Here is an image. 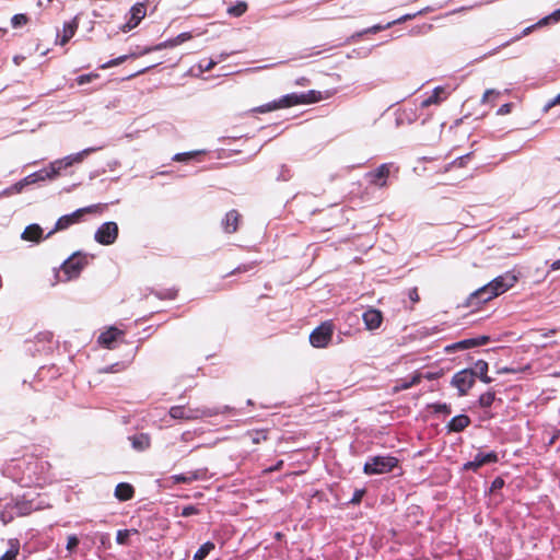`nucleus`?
<instances>
[{
	"label": "nucleus",
	"mask_w": 560,
	"mask_h": 560,
	"mask_svg": "<svg viewBox=\"0 0 560 560\" xmlns=\"http://www.w3.org/2000/svg\"><path fill=\"white\" fill-rule=\"evenodd\" d=\"M119 335H121V331L112 327L107 331H104L100 335L98 342L106 348H112L113 342L118 338Z\"/></svg>",
	"instance_id": "obj_26"
},
{
	"label": "nucleus",
	"mask_w": 560,
	"mask_h": 560,
	"mask_svg": "<svg viewBox=\"0 0 560 560\" xmlns=\"http://www.w3.org/2000/svg\"><path fill=\"white\" fill-rule=\"evenodd\" d=\"M493 488H500L503 486V480L501 478H497L493 483H492Z\"/></svg>",
	"instance_id": "obj_58"
},
{
	"label": "nucleus",
	"mask_w": 560,
	"mask_h": 560,
	"mask_svg": "<svg viewBox=\"0 0 560 560\" xmlns=\"http://www.w3.org/2000/svg\"><path fill=\"white\" fill-rule=\"evenodd\" d=\"M27 23V16L25 14H15L11 19V24L13 27H21Z\"/></svg>",
	"instance_id": "obj_36"
},
{
	"label": "nucleus",
	"mask_w": 560,
	"mask_h": 560,
	"mask_svg": "<svg viewBox=\"0 0 560 560\" xmlns=\"http://www.w3.org/2000/svg\"><path fill=\"white\" fill-rule=\"evenodd\" d=\"M97 208H98V206H89L85 208L78 209L70 214L62 215L61 218L58 219V221L56 222L55 229L48 235H50L55 231L68 229L72 224L79 222L84 213L94 212V211H96Z\"/></svg>",
	"instance_id": "obj_10"
},
{
	"label": "nucleus",
	"mask_w": 560,
	"mask_h": 560,
	"mask_svg": "<svg viewBox=\"0 0 560 560\" xmlns=\"http://www.w3.org/2000/svg\"><path fill=\"white\" fill-rule=\"evenodd\" d=\"M409 299L412 301V302H418L419 301V294H418V291L416 288L411 289L409 291Z\"/></svg>",
	"instance_id": "obj_54"
},
{
	"label": "nucleus",
	"mask_w": 560,
	"mask_h": 560,
	"mask_svg": "<svg viewBox=\"0 0 560 560\" xmlns=\"http://www.w3.org/2000/svg\"><path fill=\"white\" fill-rule=\"evenodd\" d=\"M161 299H174L176 296V291L173 289L166 290L163 294H158Z\"/></svg>",
	"instance_id": "obj_49"
},
{
	"label": "nucleus",
	"mask_w": 560,
	"mask_h": 560,
	"mask_svg": "<svg viewBox=\"0 0 560 560\" xmlns=\"http://www.w3.org/2000/svg\"><path fill=\"white\" fill-rule=\"evenodd\" d=\"M20 551V542L18 539L9 540V549L0 557V560H15Z\"/></svg>",
	"instance_id": "obj_28"
},
{
	"label": "nucleus",
	"mask_w": 560,
	"mask_h": 560,
	"mask_svg": "<svg viewBox=\"0 0 560 560\" xmlns=\"http://www.w3.org/2000/svg\"><path fill=\"white\" fill-rule=\"evenodd\" d=\"M129 21L121 27L122 32H128L135 28L140 21L145 16V8L142 3L135 4L130 10Z\"/></svg>",
	"instance_id": "obj_15"
},
{
	"label": "nucleus",
	"mask_w": 560,
	"mask_h": 560,
	"mask_svg": "<svg viewBox=\"0 0 560 560\" xmlns=\"http://www.w3.org/2000/svg\"><path fill=\"white\" fill-rule=\"evenodd\" d=\"M535 27H540V26H539V25L534 24V25H530V26L526 27V28L523 31L522 35H521V36H517L514 40L520 39L522 36H526V35H528V34H529V33H530Z\"/></svg>",
	"instance_id": "obj_55"
},
{
	"label": "nucleus",
	"mask_w": 560,
	"mask_h": 560,
	"mask_svg": "<svg viewBox=\"0 0 560 560\" xmlns=\"http://www.w3.org/2000/svg\"><path fill=\"white\" fill-rule=\"evenodd\" d=\"M118 231L117 223L113 221L105 222L96 230L94 238L102 245H112L118 237Z\"/></svg>",
	"instance_id": "obj_9"
},
{
	"label": "nucleus",
	"mask_w": 560,
	"mask_h": 560,
	"mask_svg": "<svg viewBox=\"0 0 560 560\" xmlns=\"http://www.w3.org/2000/svg\"><path fill=\"white\" fill-rule=\"evenodd\" d=\"M498 460H499V456L495 452H489V453L479 452L475 455L472 460L465 463L463 468L465 470L477 471L480 467L488 465V464L497 463Z\"/></svg>",
	"instance_id": "obj_12"
},
{
	"label": "nucleus",
	"mask_w": 560,
	"mask_h": 560,
	"mask_svg": "<svg viewBox=\"0 0 560 560\" xmlns=\"http://www.w3.org/2000/svg\"><path fill=\"white\" fill-rule=\"evenodd\" d=\"M247 10V4L243 1L237 2L235 5H232L228 9V13L233 16H241Z\"/></svg>",
	"instance_id": "obj_32"
},
{
	"label": "nucleus",
	"mask_w": 560,
	"mask_h": 560,
	"mask_svg": "<svg viewBox=\"0 0 560 560\" xmlns=\"http://www.w3.org/2000/svg\"><path fill=\"white\" fill-rule=\"evenodd\" d=\"M240 218L241 215L236 210L229 211L222 221L223 230L226 233H234L237 230Z\"/></svg>",
	"instance_id": "obj_19"
},
{
	"label": "nucleus",
	"mask_w": 560,
	"mask_h": 560,
	"mask_svg": "<svg viewBox=\"0 0 560 560\" xmlns=\"http://www.w3.org/2000/svg\"><path fill=\"white\" fill-rule=\"evenodd\" d=\"M517 282V277L511 271H508L501 276H498L489 283L479 288L475 292H472L467 301L468 306L475 305V301L477 303H486L498 295L506 292Z\"/></svg>",
	"instance_id": "obj_2"
},
{
	"label": "nucleus",
	"mask_w": 560,
	"mask_h": 560,
	"mask_svg": "<svg viewBox=\"0 0 560 560\" xmlns=\"http://www.w3.org/2000/svg\"><path fill=\"white\" fill-rule=\"evenodd\" d=\"M79 538L75 535H70L68 537L66 549L72 553L79 546Z\"/></svg>",
	"instance_id": "obj_39"
},
{
	"label": "nucleus",
	"mask_w": 560,
	"mask_h": 560,
	"mask_svg": "<svg viewBox=\"0 0 560 560\" xmlns=\"http://www.w3.org/2000/svg\"><path fill=\"white\" fill-rule=\"evenodd\" d=\"M559 21H560V9L556 10L551 14H549V15L542 18L541 20H539L536 23V25L545 26V25H548L550 23H557Z\"/></svg>",
	"instance_id": "obj_30"
},
{
	"label": "nucleus",
	"mask_w": 560,
	"mask_h": 560,
	"mask_svg": "<svg viewBox=\"0 0 560 560\" xmlns=\"http://www.w3.org/2000/svg\"><path fill=\"white\" fill-rule=\"evenodd\" d=\"M217 413V410H211L207 408H186L183 406H173L170 409V416L173 419L179 420H196L203 417H211Z\"/></svg>",
	"instance_id": "obj_6"
},
{
	"label": "nucleus",
	"mask_w": 560,
	"mask_h": 560,
	"mask_svg": "<svg viewBox=\"0 0 560 560\" xmlns=\"http://www.w3.org/2000/svg\"><path fill=\"white\" fill-rule=\"evenodd\" d=\"M512 110V104L511 103H506V104H503L497 112L498 115L500 116H503V115H508L510 114Z\"/></svg>",
	"instance_id": "obj_46"
},
{
	"label": "nucleus",
	"mask_w": 560,
	"mask_h": 560,
	"mask_svg": "<svg viewBox=\"0 0 560 560\" xmlns=\"http://www.w3.org/2000/svg\"><path fill=\"white\" fill-rule=\"evenodd\" d=\"M448 92L443 86H436L432 94L421 102V107H429L431 105H439L447 98Z\"/></svg>",
	"instance_id": "obj_18"
},
{
	"label": "nucleus",
	"mask_w": 560,
	"mask_h": 560,
	"mask_svg": "<svg viewBox=\"0 0 560 560\" xmlns=\"http://www.w3.org/2000/svg\"><path fill=\"white\" fill-rule=\"evenodd\" d=\"M398 465L394 456H372L364 464L363 471L366 475H382L392 471Z\"/></svg>",
	"instance_id": "obj_5"
},
{
	"label": "nucleus",
	"mask_w": 560,
	"mask_h": 560,
	"mask_svg": "<svg viewBox=\"0 0 560 560\" xmlns=\"http://www.w3.org/2000/svg\"><path fill=\"white\" fill-rule=\"evenodd\" d=\"M133 488L131 485L126 482H120L115 488V497L119 501H127L130 500L133 497Z\"/></svg>",
	"instance_id": "obj_24"
},
{
	"label": "nucleus",
	"mask_w": 560,
	"mask_h": 560,
	"mask_svg": "<svg viewBox=\"0 0 560 560\" xmlns=\"http://www.w3.org/2000/svg\"><path fill=\"white\" fill-rule=\"evenodd\" d=\"M470 424V419L466 415H458L452 418L447 428L452 432H462Z\"/></svg>",
	"instance_id": "obj_21"
},
{
	"label": "nucleus",
	"mask_w": 560,
	"mask_h": 560,
	"mask_svg": "<svg viewBox=\"0 0 560 560\" xmlns=\"http://www.w3.org/2000/svg\"><path fill=\"white\" fill-rule=\"evenodd\" d=\"M470 154H465V155H462L457 159H455L451 165H455V166H458V167H462L465 165L466 161L469 159Z\"/></svg>",
	"instance_id": "obj_44"
},
{
	"label": "nucleus",
	"mask_w": 560,
	"mask_h": 560,
	"mask_svg": "<svg viewBox=\"0 0 560 560\" xmlns=\"http://www.w3.org/2000/svg\"><path fill=\"white\" fill-rule=\"evenodd\" d=\"M560 269V259L553 261L550 266V270L556 271Z\"/></svg>",
	"instance_id": "obj_57"
},
{
	"label": "nucleus",
	"mask_w": 560,
	"mask_h": 560,
	"mask_svg": "<svg viewBox=\"0 0 560 560\" xmlns=\"http://www.w3.org/2000/svg\"><path fill=\"white\" fill-rule=\"evenodd\" d=\"M420 382V375H415L409 383L402 385L404 388H409Z\"/></svg>",
	"instance_id": "obj_52"
},
{
	"label": "nucleus",
	"mask_w": 560,
	"mask_h": 560,
	"mask_svg": "<svg viewBox=\"0 0 560 560\" xmlns=\"http://www.w3.org/2000/svg\"><path fill=\"white\" fill-rule=\"evenodd\" d=\"M556 332H557V329H550V330H548L547 332L544 334V337H549V336H551V335H553Z\"/></svg>",
	"instance_id": "obj_60"
},
{
	"label": "nucleus",
	"mask_w": 560,
	"mask_h": 560,
	"mask_svg": "<svg viewBox=\"0 0 560 560\" xmlns=\"http://www.w3.org/2000/svg\"><path fill=\"white\" fill-rule=\"evenodd\" d=\"M364 492L365 491L363 489L355 490L354 493H353V497L351 499V503H359L362 500V497L364 495Z\"/></svg>",
	"instance_id": "obj_48"
},
{
	"label": "nucleus",
	"mask_w": 560,
	"mask_h": 560,
	"mask_svg": "<svg viewBox=\"0 0 560 560\" xmlns=\"http://www.w3.org/2000/svg\"><path fill=\"white\" fill-rule=\"evenodd\" d=\"M27 186L26 184H22V180L18 182L16 184H14V186L12 187V189L15 191V192H21L22 189Z\"/></svg>",
	"instance_id": "obj_56"
},
{
	"label": "nucleus",
	"mask_w": 560,
	"mask_h": 560,
	"mask_svg": "<svg viewBox=\"0 0 560 560\" xmlns=\"http://www.w3.org/2000/svg\"><path fill=\"white\" fill-rule=\"evenodd\" d=\"M386 28H387L386 25H380L378 24V25H373L372 27L368 28L366 32L375 34V33H377L380 31H383V30H386Z\"/></svg>",
	"instance_id": "obj_51"
},
{
	"label": "nucleus",
	"mask_w": 560,
	"mask_h": 560,
	"mask_svg": "<svg viewBox=\"0 0 560 560\" xmlns=\"http://www.w3.org/2000/svg\"><path fill=\"white\" fill-rule=\"evenodd\" d=\"M98 78L96 73L82 74L77 78V82L79 85H83L90 83L93 79Z\"/></svg>",
	"instance_id": "obj_42"
},
{
	"label": "nucleus",
	"mask_w": 560,
	"mask_h": 560,
	"mask_svg": "<svg viewBox=\"0 0 560 560\" xmlns=\"http://www.w3.org/2000/svg\"><path fill=\"white\" fill-rule=\"evenodd\" d=\"M214 549V544L211 541H207L200 546V548L194 555L192 560H203L212 550Z\"/></svg>",
	"instance_id": "obj_29"
},
{
	"label": "nucleus",
	"mask_w": 560,
	"mask_h": 560,
	"mask_svg": "<svg viewBox=\"0 0 560 560\" xmlns=\"http://www.w3.org/2000/svg\"><path fill=\"white\" fill-rule=\"evenodd\" d=\"M208 469L199 468L185 474L173 475L171 479L173 480L174 483H191L198 480H206L208 479Z\"/></svg>",
	"instance_id": "obj_13"
},
{
	"label": "nucleus",
	"mask_w": 560,
	"mask_h": 560,
	"mask_svg": "<svg viewBox=\"0 0 560 560\" xmlns=\"http://www.w3.org/2000/svg\"><path fill=\"white\" fill-rule=\"evenodd\" d=\"M308 83V80L306 78H300L296 80L298 85H305Z\"/></svg>",
	"instance_id": "obj_59"
},
{
	"label": "nucleus",
	"mask_w": 560,
	"mask_h": 560,
	"mask_svg": "<svg viewBox=\"0 0 560 560\" xmlns=\"http://www.w3.org/2000/svg\"><path fill=\"white\" fill-rule=\"evenodd\" d=\"M199 152H184V153H176L174 156H173V160L176 161V162H186V161H189L190 159H192L196 154H198Z\"/></svg>",
	"instance_id": "obj_38"
},
{
	"label": "nucleus",
	"mask_w": 560,
	"mask_h": 560,
	"mask_svg": "<svg viewBox=\"0 0 560 560\" xmlns=\"http://www.w3.org/2000/svg\"><path fill=\"white\" fill-rule=\"evenodd\" d=\"M494 398H495L494 392L489 390V392L480 395L478 401L481 407L488 408L493 404Z\"/></svg>",
	"instance_id": "obj_33"
},
{
	"label": "nucleus",
	"mask_w": 560,
	"mask_h": 560,
	"mask_svg": "<svg viewBox=\"0 0 560 560\" xmlns=\"http://www.w3.org/2000/svg\"><path fill=\"white\" fill-rule=\"evenodd\" d=\"M362 318L368 330L377 329L383 322V315L381 311L376 308H369L365 311L362 315Z\"/></svg>",
	"instance_id": "obj_16"
},
{
	"label": "nucleus",
	"mask_w": 560,
	"mask_h": 560,
	"mask_svg": "<svg viewBox=\"0 0 560 560\" xmlns=\"http://www.w3.org/2000/svg\"><path fill=\"white\" fill-rule=\"evenodd\" d=\"M88 264L86 257L77 253L68 258L57 272L58 281L68 282L79 277L84 266Z\"/></svg>",
	"instance_id": "obj_4"
},
{
	"label": "nucleus",
	"mask_w": 560,
	"mask_h": 560,
	"mask_svg": "<svg viewBox=\"0 0 560 560\" xmlns=\"http://www.w3.org/2000/svg\"><path fill=\"white\" fill-rule=\"evenodd\" d=\"M103 147H90L86 149H83L82 151L73 154H69L62 159H58L52 161L48 167L39 170L35 173H32L24 177L22 179V184L31 185L35 184L37 182L46 180V179H52L57 177L60 172L65 168H68L74 164H79L83 162V160L90 155L91 153L96 152L97 150H101Z\"/></svg>",
	"instance_id": "obj_1"
},
{
	"label": "nucleus",
	"mask_w": 560,
	"mask_h": 560,
	"mask_svg": "<svg viewBox=\"0 0 560 560\" xmlns=\"http://www.w3.org/2000/svg\"><path fill=\"white\" fill-rule=\"evenodd\" d=\"M12 510L15 511L16 516H24L30 514L32 511L39 509L37 504L34 503L33 500H27L25 498L16 499L11 502Z\"/></svg>",
	"instance_id": "obj_17"
},
{
	"label": "nucleus",
	"mask_w": 560,
	"mask_h": 560,
	"mask_svg": "<svg viewBox=\"0 0 560 560\" xmlns=\"http://www.w3.org/2000/svg\"><path fill=\"white\" fill-rule=\"evenodd\" d=\"M290 177V170L283 165L281 167V174L279 175V178H281L282 180H288Z\"/></svg>",
	"instance_id": "obj_50"
},
{
	"label": "nucleus",
	"mask_w": 560,
	"mask_h": 560,
	"mask_svg": "<svg viewBox=\"0 0 560 560\" xmlns=\"http://www.w3.org/2000/svg\"><path fill=\"white\" fill-rule=\"evenodd\" d=\"M397 167L393 163H383L374 171L368 172L365 174L366 182L378 188H384L387 186V179L392 172H397Z\"/></svg>",
	"instance_id": "obj_7"
},
{
	"label": "nucleus",
	"mask_w": 560,
	"mask_h": 560,
	"mask_svg": "<svg viewBox=\"0 0 560 560\" xmlns=\"http://www.w3.org/2000/svg\"><path fill=\"white\" fill-rule=\"evenodd\" d=\"M327 97H329L328 93L324 96L322 92L315 90H310L304 93H291L283 95L278 101H273L265 105H261L257 107L255 110L258 113H268L279 108H287L299 104L316 103Z\"/></svg>",
	"instance_id": "obj_3"
},
{
	"label": "nucleus",
	"mask_w": 560,
	"mask_h": 560,
	"mask_svg": "<svg viewBox=\"0 0 560 560\" xmlns=\"http://www.w3.org/2000/svg\"><path fill=\"white\" fill-rule=\"evenodd\" d=\"M43 230L38 224H31L22 233L24 241L38 242L42 238Z\"/></svg>",
	"instance_id": "obj_25"
},
{
	"label": "nucleus",
	"mask_w": 560,
	"mask_h": 560,
	"mask_svg": "<svg viewBox=\"0 0 560 560\" xmlns=\"http://www.w3.org/2000/svg\"><path fill=\"white\" fill-rule=\"evenodd\" d=\"M451 384L457 388L459 396H465L475 384L472 371L464 369L455 373L452 377Z\"/></svg>",
	"instance_id": "obj_11"
},
{
	"label": "nucleus",
	"mask_w": 560,
	"mask_h": 560,
	"mask_svg": "<svg viewBox=\"0 0 560 560\" xmlns=\"http://www.w3.org/2000/svg\"><path fill=\"white\" fill-rule=\"evenodd\" d=\"M488 369H489V366H488V363L486 361L478 360L475 363L474 369H470V370L474 373V378L476 376H478L480 378V381H482L486 384H489V383L492 382V378L487 375Z\"/></svg>",
	"instance_id": "obj_23"
},
{
	"label": "nucleus",
	"mask_w": 560,
	"mask_h": 560,
	"mask_svg": "<svg viewBox=\"0 0 560 560\" xmlns=\"http://www.w3.org/2000/svg\"><path fill=\"white\" fill-rule=\"evenodd\" d=\"M152 51V47H145L143 48L141 51L139 52H131L129 55H122V56H119L116 59V63L117 66L121 65L122 62H125L128 58L130 57H138V56H142V55H145V54H149Z\"/></svg>",
	"instance_id": "obj_34"
},
{
	"label": "nucleus",
	"mask_w": 560,
	"mask_h": 560,
	"mask_svg": "<svg viewBox=\"0 0 560 560\" xmlns=\"http://www.w3.org/2000/svg\"><path fill=\"white\" fill-rule=\"evenodd\" d=\"M131 442V446L133 450L138 452L145 451L150 447V436L147 433H139L128 438Z\"/></svg>",
	"instance_id": "obj_20"
},
{
	"label": "nucleus",
	"mask_w": 560,
	"mask_h": 560,
	"mask_svg": "<svg viewBox=\"0 0 560 560\" xmlns=\"http://www.w3.org/2000/svg\"><path fill=\"white\" fill-rule=\"evenodd\" d=\"M198 509L194 505H187L183 509L182 511V516L184 517H188V516H191V515H195V514H198Z\"/></svg>",
	"instance_id": "obj_43"
},
{
	"label": "nucleus",
	"mask_w": 560,
	"mask_h": 560,
	"mask_svg": "<svg viewBox=\"0 0 560 560\" xmlns=\"http://www.w3.org/2000/svg\"><path fill=\"white\" fill-rule=\"evenodd\" d=\"M15 516V511L12 510L11 503H8L0 514V518L4 525L11 522Z\"/></svg>",
	"instance_id": "obj_31"
},
{
	"label": "nucleus",
	"mask_w": 560,
	"mask_h": 560,
	"mask_svg": "<svg viewBox=\"0 0 560 560\" xmlns=\"http://www.w3.org/2000/svg\"><path fill=\"white\" fill-rule=\"evenodd\" d=\"M434 410L436 412H443V413H446V415H450L451 413V407L446 404H436L434 405Z\"/></svg>",
	"instance_id": "obj_45"
},
{
	"label": "nucleus",
	"mask_w": 560,
	"mask_h": 560,
	"mask_svg": "<svg viewBox=\"0 0 560 560\" xmlns=\"http://www.w3.org/2000/svg\"><path fill=\"white\" fill-rule=\"evenodd\" d=\"M334 325L331 322H325L316 327L310 335V342L315 348H325L332 338Z\"/></svg>",
	"instance_id": "obj_8"
},
{
	"label": "nucleus",
	"mask_w": 560,
	"mask_h": 560,
	"mask_svg": "<svg viewBox=\"0 0 560 560\" xmlns=\"http://www.w3.org/2000/svg\"><path fill=\"white\" fill-rule=\"evenodd\" d=\"M500 94H501V92H500V91L494 90V89H489V90H487V91L483 93V96H482L481 102H482L483 104H487V103H491V104H493L494 98L499 97V96H500Z\"/></svg>",
	"instance_id": "obj_35"
},
{
	"label": "nucleus",
	"mask_w": 560,
	"mask_h": 560,
	"mask_svg": "<svg viewBox=\"0 0 560 560\" xmlns=\"http://www.w3.org/2000/svg\"><path fill=\"white\" fill-rule=\"evenodd\" d=\"M245 270H247L245 267H244V268H242V267H237V268L235 269V271H237V272L245 271Z\"/></svg>",
	"instance_id": "obj_62"
},
{
	"label": "nucleus",
	"mask_w": 560,
	"mask_h": 560,
	"mask_svg": "<svg viewBox=\"0 0 560 560\" xmlns=\"http://www.w3.org/2000/svg\"><path fill=\"white\" fill-rule=\"evenodd\" d=\"M129 536H130V530H128V529L118 530L117 535H116L117 544L126 545L128 542Z\"/></svg>",
	"instance_id": "obj_37"
},
{
	"label": "nucleus",
	"mask_w": 560,
	"mask_h": 560,
	"mask_svg": "<svg viewBox=\"0 0 560 560\" xmlns=\"http://www.w3.org/2000/svg\"><path fill=\"white\" fill-rule=\"evenodd\" d=\"M556 105H560V93L545 105V110H549Z\"/></svg>",
	"instance_id": "obj_47"
},
{
	"label": "nucleus",
	"mask_w": 560,
	"mask_h": 560,
	"mask_svg": "<svg viewBox=\"0 0 560 560\" xmlns=\"http://www.w3.org/2000/svg\"><path fill=\"white\" fill-rule=\"evenodd\" d=\"M148 69H149V68H144V69H142V70H139L137 73L131 74L129 78H132V77H136V75H138V74H141V73L145 72Z\"/></svg>",
	"instance_id": "obj_61"
},
{
	"label": "nucleus",
	"mask_w": 560,
	"mask_h": 560,
	"mask_svg": "<svg viewBox=\"0 0 560 560\" xmlns=\"http://www.w3.org/2000/svg\"><path fill=\"white\" fill-rule=\"evenodd\" d=\"M116 66H117V63H116V59L114 58V59H110L109 61H107V62H105V63L101 65V66H100V68H101V69H103V70H105V69H109V68H112V67H116Z\"/></svg>",
	"instance_id": "obj_53"
},
{
	"label": "nucleus",
	"mask_w": 560,
	"mask_h": 560,
	"mask_svg": "<svg viewBox=\"0 0 560 560\" xmlns=\"http://www.w3.org/2000/svg\"><path fill=\"white\" fill-rule=\"evenodd\" d=\"M489 341H490V338L488 336H479L477 338H469V339H464L458 342H455V343L446 347V350H466V349L487 345Z\"/></svg>",
	"instance_id": "obj_14"
},
{
	"label": "nucleus",
	"mask_w": 560,
	"mask_h": 560,
	"mask_svg": "<svg viewBox=\"0 0 560 560\" xmlns=\"http://www.w3.org/2000/svg\"><path fill=\"white\" fill-rule=\"evenodd\" d=\"M218 63L217 60L209 59V60H202L199 63V68L201 72H207L213 69V67Z\"/></svg>",
	"instance_id": "obj_40"
},
{
	"label": "nucleus",
	"mask_w": 560,
	"mask_h": 560,
	"mask_svg": "<svg viewBox=\"0 0 560 560\" xmlns=\"http://www.w3.org/2000/svg\"><path fill=\"white\" fill-rule=\"evenodd\" d=\"M78 26H79V21H78L77 16L72 21L63 24L60 45H65L74 36V34L78 30Z\"/></svg>",
	"instance_id": "obj_22"
},
{
	"label": "nucleus",
	"mask_w": 560,
	"mask_h": 560,
	"mask_svg": "<svg viewBox=\"0 0 560 560\" xmlns=\"http://www.w3.org/2000/svg\"><path fill=\"white\" fill-rule=\"evenodd\" d=\"M419 14H421V11L417 12V13H413V14H405V15L400 16L399 19L395 20V21L388 22L386 24V27H390L394 24H398V23H402V22H406L408 20H411V19L416 18Z\"/></svg>",
	"instance_id": "obj_41"
},
{
	"label": "nucleus",
	"mask_w": 560,
	"mask_h": 560,
	"mask_svg": "<svg viewBox=\"0 0 560 560\" xmlns=\"http://www.w3.org/2000/svg\"><path fill=\"white\" fill-rule=\"evenodd\" d=\"M14 62L18 65L19 63V59L18 57L14 58Z\"/></svg>",
	"instance_id": "obj_63"
},
{
	"label": "nucleus",
	"mask_w": 560,
	"mask_h": 560,
	"mask_svg": "<svg viewBox=\"0 0 560 560\" xmlns=\"http://www.w3.org/2000/svg\"><path fill=\"white\" fill-rule=\"evenodd\" d=\"M190 37H191V35L189 33H182V34L177 35L173 39L166 40L164 43H161V44L152 47V51L153 50H161V49H164V48H167V47H174L176 45H179V44L188 40Z\"/></svg>",
	"instance_id": "obj_27"
}]
</instances>
